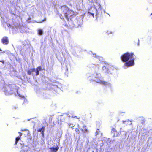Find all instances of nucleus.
Returning a JSON list of instances; mask_svg holds the SVG:
<instances>
[{
	"label": "nucleus",
	"instance_id": "f257e3e1",
	"mask_svg": "<svg viewBox=\"0 0 152 152\" xmlns=\"http://www.w3.org/2000/svg\"><path fill=\"white\" fill-rule=\"evenodd\" d=\"M57 14L61 19L64 20L65 18L68 21L72 20L76 15L73 11L65 5L60 6L57 12Z\"/></svg>",
	"mask_w": 152,
	"mask_h": 152
},
{
	"label": "nucleus",
	"instance_id": "f03ea898",
	"mask_svg": "<svg viewBox=\"0 0 152 152\" xmlns=\"http://www.w3.org/2000/svg\"><path fill=\"white\" fill-rule=\"evenodd\" d=\"M135 56L133 53L126 52L123 54L120 57V58L123 62L128 61L130 59L132 58Z\"/></svg>",
	"mask_w": 152,
	"mask_h": 152
},
{
	"label": "nucleus",
	"instance_id": "7ed1b4c3",
	"mask_svg": "<svg viewBox=\"0 0 152 152\" xmlns=\"http://www.w3.org/2000/svg\"><path fill=\"white\" fill-rule=\"evenodd\" d=\"M42 70V68L41 66L37 67L36 69L34 68L30 69H29L27 72V74L29 75H31L32 74V72L35 71L36 76H38L39 74V72Z\"/></svg>",
	"mask_w": 152,
	"mask_h": 152
},
{
	"label": "nucleus",
	"instance_id": "20e7f679",
	"mask_svg": "<svg viewBox=\"0 0 152 152\" xmlns=\"http://www.w3.org/2000/svg\"><path fill=\"white\" fill-rule=\"evenodd\" d=\"M131 60L129 61L126 62L124 64V65L126 66L130 67L133 66L134 64V60L135 59L134 57H133L132 58H131Z\"/></svg>",
	"mask_w": 152,
	"mask_h": 152
},
{
	"label": "nucleus",
	"instance_id": "39448f33",
	"mask_svg": "<svg viewBox=\"0 0 152 152\" xmlns=\"http://www.w3.org/2000/svg\"><path fill=\"white\" fill-rule=\"evenodd\" d=\"M1 41L2 43L5 45H7L9 43L8 38L7 37H4L2 39Z\"/></svg>",
	"mask_w": 152,
	"mask_h": 152
},
{
	"label": "nucleus",
	"instance_id": "423d86ee",
	"mask_svg": "<svg viewBox=\"0 0 152 152\" xmlns=\"http://www.w3.org/2000/svg\"><path fill=\"white\" fill-rule=\"evenodd\" d=\"M49 148L51 150V152H57L59 149V147L57 146L55 148L52 147Z\"/></svg>",
	"mask_w": 152,
	"mask_h": 152
},
{
	"label": "nucleus",
	"instance_id": "0eeeda50",
	"mask_svg": "<svg viewBox=\"0 0 152 152\" xmlns=\"http://www.w3.org/2000/svg\"><path fill=\"white\" fill-rule=\"evenodd\" d=\"M45 130V127L44 126L42 127L41 128L38 129L37 130V132H41V134L43 136L44 134V132Z\"/></svg>",
	"mask_w": 152,
	"mask_h": 152
},
{
	"label": "nucleus",
	"instance_id": "6e6552de",
	"mask_svg": "<svg viewBox=\"0 0 152 152\" xmlns=\"http://www.w3.org/2000/svg\"><path fill=\"white\" fill-rule=\"evenodd\" d=\"M97 83H99L100 84H103L104 86H106L108 84V83L104 81L103 80H98L97 82Z\"/></svg>",
	"mask_w": 152,
	"mask_h": 152
},
{
	"label": "nucleus",
	"instance_id": "1a4fd4ad",
	"mask_svg": "<svg viewBox=\"0 0 152 152\" xmlns=\"http://www.w3.org/2000/svg\"><path fill=\"white\" fill-rule=\"evenodd\" d=\"M21 138L20 136H18L15 139V145H17L18 142L19 140Z\"/></svg>",
	"mask_w": 152,
	"mask_h": 152
},
{
	"label": "nucleus",
	"instance_id": "9d476101",
	"mask_svg": "<svg viewBox=\"0 0 152 152\" xmlns=\"http://www.w3.org/2000/svg\"><path fill=\"white\" fill-rule=\"evenodd\" d=\"M83 127L84 128V129H81V130L83 133H86L88 132L87 129L86 128V126H84Z\"/></svg>",
	"mask_w": 152,
	"mask_h": 152
},
{
	"label": "nucleus",
	"instance_id": "9b49d317",
	"mask_svg": "<svg viewBox=\"0 0 152 152\" xmlns=\"http://www.w3.org/2000/svg\"><path fill=\"white\" fill-rule=\"evenodd\" d=\"M111 132H112L114 134H115V133H118L117 131L116 130V129L113 127L112 128V129Z\"/></svg>",
	"mask_w": 152,
	"mask_h": 152
},
{
	"label": "nucleus",
	"instance_id": "f8f14e48",
	"mask_svg": "<svg viewBox=\"0 0 152 152\" xmlns=\"http://www.w3.org/2000/svg\"><path fill=\"white\" fill-rule=\"evenodd\" d=\"M38 31V34L39 35H42V34L43 31L42 29H39Z\"/></svg>",
	"mask_w": 152,
	"mask_h": 152
},
{
	"label": "nucleus",
	"instance_id": "ddd939ff",
	"mask_svg": "<svg viewBox=\"0 0 152 152\" xmlns=\"http://www.w3.org/2000/svg\"><path fill=\"white\" fill-rule=\"evenodd\" d=\"M11 85L10 84L8 86L7 89L9 88L11 91H13V89L11 88Z\"/></svg>",
	"mask_w": 152,
	"mask_h": 152
},
{
	"label": "nucleus",
	"instance_id": "4468645a",
	"mask_svg": "<svg viewBox=\"0 0 152 152\" xmlns=\"http://www.w3.org/2000/svg\"><path fill=\"white\" fill-rule=\"evenodd\" d=\"M75 131L77 133V134H79L80 133V130L78 128H76L75 129Z\"/></svg>",
	"mask_w": 152,
	"mask_h": 152
},
{
	"label": "nucleus",
	"instance_id": "2eb2a0df",
	"mask_svg": "<svg viewBox=\"0 0 152 152\" xmlns=\"http://www.w3.org/2000/svg\"><path fill=\"white\" fill-rule=\"evenodd\" d=\"M4 92L5 93V94L6 95L11 94H12V93H10L8 92L7 91H4Z\"/></svg>",
	"mask_w": 152,
	"mask_h": 152
},
{
	"label": "nucleus",
	"instance_id": "dca6fc26",
	"mask_svg": "<svg viewBox=\"0 0 152 152\" xmlns=\"http://www.w3.org/2000/svg\"><path fill=\"white\" fill-rule=\"evenodd\" d=\"M99 132H100V131H99V129H97L96 132L95 133L96 135H97L98 134Z\"/></svg>",
	"mask_w": 152,
	"mask_h": 152
},
{
	"label": "nucleus",
	"instance_id": "f3484780",
	"mask_svg": "<svg viewBox=\"0 0 152 152\" xmlns=\"http://www.w3.org/2000/svg\"><path fill=\"white\" fill-rule=\"evenodd\" d=\"M21 131L22 132H23L24 131H27L28 132V130L26 129H21Z\"/></svg>",
	"mask_w": 152,
	"mask_h": 152
},
{
	"label": "nucleus",
	"instance_id": "a211bd4d",
	"mask_svg": "<svg viewBox=\"0 0 152 152\" xmlns=\"http://www.w3.org/2000/svg\"><path fill=\"white\" fill-rule=\"evenodd\" d=\"M45 20H46V18H44V19L43 20H42V21H40L39 22V23H42V22H44V21H45Z\"/></svg>",
	"mask_w": 152,
	"mask_h": 152
},
{
	"label": "nucleus",
	"instance_id": "6ab92c4d",
	"mask_svg": "<svg viewBox=\"0 0 152 152\" xmlns=\"http://www.w3.org/2000/svg\"><path fill=\"white\" fill-rule=\"evenodd\" d=\"M18 133L19 134V136H20V138H21V136L22 135V133H21V132H19Z\"/></svg>",
	"mask_w": 152,
	"mask_h": 152
},
{
	"label": "nucleus",
	"instance_id": "aec40b11",
	"mask_svg": "<svg viewBox=\"0 0 152 152\" xmlns=\"http://www.w3.org/2000/svg\"><path fill=\"white\" fill-rule=\"evenodd\" d=\"M0 62H1V63H3V64L4 63V60H2L1 61H0Z\"/></svg>",
	"mask_w": 152,
	"mask_h": 152
},
{
	"label": "nucleus",
	"instance_id": "412c9836",
	"mask_svg": "<svg viewBox=\"0 0 152 152\" xmlns=\"http://www.w3.org/2000/svg\"><path fill=\"white\" fill-rule=\"evenodd\" d=\"M20 97H22V98H24V96H19Z\"/></svg>",
	"mask_w": 152,
	"mask_h": 152
},
{
	"label": "nucleus",
	"instance_id": "4be33fe9",
	"mask_svg": "<svg viewBox=\"0 0 152 152\" xmlns=\"http://www.w3.org/2000/svg\"><path fill=\"white\" fill-rule=\"evenodd\" d=\"M51 120V121L52 120V118H50L49 119V120Z\"/></svg>",
	"mask_w": 152,
	"mask_h": 152
},
{
	"label": "nucleus",
	"instance_id": "5701e85b",
	"mask_svg": "<svg viewBox=\"0 0 152 152\" xmlns=\"http://www.w3.org/2000/svg\"><path fill=\"white\" fill-rule=\"evenodd\" d=\"M104 67L105 68V67L103 66V69H104Z\"/></svg>",
	"mask_w": 152,
	"mask_h": 152
},
{
	"label": "nucleus",
	"instance_id": "b1692460",
	"mask_svg": "<svg viewBox=\"0 0 152 152\" xmlns=\"http://www.w3.org/2000/svg\"><path fill=\"white\" fill-rule=\"evenodd\" d=\"M96 15H98L99 14L98 13H97L96 14Z\"/></svg>",
	"mask_w": 152,
	"mask_h": 152
},
{
	"label": "nucleus",
	"instance_id": "393cba45",
	"mask_svg": "<svg viewBox=\"0 0 152 152\" xmlns=\"http://www.w3.org/2000/svg\"><path fill=\"white\" fill-rule=\"evenodd\" d=\"M118 134L116 135V136H117L118 135Z\"/></svg>",
	"mask_w": 152,
	"mask_h": 152
},
{
	"label": "nucleus",
	"instance_id": "a878e982",
	"mask_svg": "<svg viewBox=\"0 0 152 152\" xmlns=\"http://www.w3.org/2000/svg\"><path fill=\"white\" fill-rule=\"evenodd\" d=\"M0 51H1V50L0 48Z\"/></svg>",
	"mask_w": 152,
	"mask_h": 152
},
{
	"label": "nucleus",
	"instance_id": "bb28decb",
	"mask_svg": "<svg viewBox=\"0 0 152 152\" xmlns=\"http://www.w3.org/2000/svg\"><path fill=\"white\" fill-rule=\"evenodd\" d=\"M28 19H29V20L30 19V18H28Z\"/></svg>",
	"mask_w": 152,
	"mask_h": 152
}]
</instances>
